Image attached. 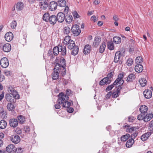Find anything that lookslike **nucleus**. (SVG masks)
Instances as JSON below:
<instances>
[{
	"instance_id": "1",
	"label": "nucleus",
	"mask_w": 153,
	"mask_h": 153,
	"mask_svg": "<svg viewBox=\"0 0 153 153\" xmlns=\"http://www.w3.org/2000/svg\"><path fill=\"white\" fill-rule=\"evenodd\" d=\"M66 61L64 58H62L60 59L59 63H56L55 66V69L59 70V72L62 76L65 75L66 73L65 68Z\"/></svg>"
},
{
	"instance_id": "2",
	"label": "nucleus",
	"mask_w": 153,
	"mask_h": 153,
	"mask_svg": "<svg viewBox=\"0 0 153 153\" xmlns=\"http://www.w3.org/2000/svg\"><path fill=\"white\" fill-rule=\"evenodd\" d=\"M113 75L112 73L111 72L107 75V77L102 79L99 82V85L102 86L104 85H108L111 83L112 80Z\"/></svg>"
},
{
	"instance_id": "3",
	"label": "nucleus",
	"mask_w": 153,
	"mask_h": 153,
	"mask_svg": "<svg viewBox=\"0 0 153 153\" xmlns=\"http://www.w3.org/2000/svg\"><path fill=\"white\" fill-rule=\"evenodd\" d=\"M68 99L69 97L68 95H65L63 93H61L58 96V98L57 102L59 104H63L65 102V101H68Z\"/></svg>"
},
{
	"instance_id": "4",
	"label": "nucleus",
	"mask_w": 153,
	"mask_h": 153,
	"mask_svg": "<svg viewBox=\"0 0 153 153\" xmlns=\"http://www.w3.org/2000/svg\"><path fill=\"white\" fill-rule=\"evenodd\" d=\"M8 90L9 93L13 96L14 98L17 99H19V96L18 93L13 88L9 87L8 88Z\"/></svg>"
},
{
	"instance_id": "5",
	"label": "nucleus",
	"mask_w": 153,
	"mask_h": 153,
	"mask_svg": "<svg viewBox=\"0 0 153 153\" xmlns=\"http://www.w3.org/2000/svg\"><path fill=\"white\" fill-rule=\"evenodd\" d=\"M71 30L75 36L78 35L81 32V30L79 29V27L77 25H75L73 26Z\"/></svg>"
},
{
	"instance_id": "6",
	"label": "nucleus",
	"mask_w": 153,
	"mask_h": 153,
	"mask_svg": "<svg viewBox=\"0 0 153 153\" xmlns=\"http://www.w3.org/2000/svg\"><path fill=\"white\" fill-rule=\"evenodd\" d=\"M0 65L4 68H7L9 65V63L8 59L6 57H3L0 60Z\"/></svg>"
},
{
	"instance_id": "7",
	"label": "nucleus",
	"mask_w": 153,
	"mask_h": 153,
	"mask_svg": "<svg viewBox=\"0 0 153 153\" xmlns=\"http://www.w3.org/2000/svg\"><path fill=\"white\" fill-rule=\"evenodd\" d=\"M123 77V75L121 73L118 76V78L113 83L114 84V85H120L121 83L122 84L124 82L123 80L122 79Z\"/></svg>"
},
{
	"instance_id": "8",
	"label": "nucleus",
	"mask_w": 153,
	"mask_h": 153,
	"mask_svg": "<svg viewBox=\"0 0 153 153\" xmlns=\"http://www.w3.org/2000/svg\"><path fill=\"white\" fill-rule=\"evenodd\" d=\"M56 17L57 20L60 23L63 22L65 18V14L62 12L59 13Z\"/></svg>"
},
{
	"instance_id": "9",
	"label": "nucleus",
	"mask_w": 153,
	"mask_h": 153,
	"mask_svg": "<svg viewBox=\"0 0 153 153\" xmlns=\"http://www.w3.org/2000/svg\"><path fill=\"white\" fill-rule=\"evenodd\" d=\"M10 140L13 143L15 144L18 143L20 141V138L17 135L11 136L10 137Z\"/></svg>"
},
{
	"instance_id": "10",
	"label": "nucleus",
	"mask_w": 153,
	"mask_h": 153,
	"mask_svg": "<svg viewBox=\"0 0 153 153\" xmlns=\"http://www.w3.org/2000/svg\"><path fill=\"white\" fill-rule=\"evenodd\" d=\"M49 1H47L46 0H43L39 3V6L40 8L43 10H46L48 7V2Z\"/></svg>"
},
{
	"instance_id": "11",
	"label": "nucleus",
	"mask_w": 153,
	"mask_h": 153,
	"mask_svg": "<svg viewBox=\"0 0 153 153\" xmlns=\"http://www.w3.org/2000/svg\"><path fill=\"white\" fill-rule=\"evenodd\" d=\"M123 56V54L121 53L120 51H117L115 54L114 59V62L115 63L118 62L120 59Z\"/></svg>"
},
{
	"instance_id": "12",
	"label": "nucleus",
	"mask_w": 153,
	"mask_h": 153,
	"mask_svg": "<svg viewBox=\"0 0 153 153\" xmlns=\"http://www.w3.org/2000/svg\"><path fill=\"white\" fill-rule=\"evenodd\" d=\"M59 70H57L55 69L54 67L53 69V72L52 74V78L53 80H57L59 77Z\"/></svg>"
},
{
	"instance_id": "13",
	"label": "nucleus",
	"mask_w": 153,
	"mask_h": 153,
	"mask_svg": "<svg viewBox=\"0 0 153 153\" xmlns=\"http://www.w3.org/2000/svg\"><path fill=\"white\" fill-rule=\"evenodd\" d=\"M13 34L10 32L6 33L4 36L5 40L7 42L11 41L13 39Z\"/></svg>"
},
{
	"instance_id": "14",
	"label": "nucleus",
	"mask_w": 153,
	"mask_h": 153,
	"mask_svg": "<svg viewBox=\"0 0 153 153\" xmlns=\"http://www.w3.org/2000/svg\"><path fill=\"white\" fill-rule=\"evenodd\" d=\"M18 124V120L16 119H11L9 121L10 126L13 128H15L17 127Z\"/></svg>"
},
{
	"instance_id": "15",
	"label": "nucleus",
	"mask_w": 153,
	"mask_h": 153,
	"mask_svg": "<svg viewBox=\"0 0 153 153\" xmlns=\"http://www.w3.org/2000/svg\"><path fill=\"white\" fill-rule=\"evenodd\" d=\"M101 38L100 36H96L94 39L93 46L97 47L99 46L101 42Z\"/></svg>"
},
{
	"instance_id": "16",
	"label": "nucleus",
	"mask_w": 153,
	"mask_h": 153,
	"mask_svg": "<svg viewBox=\"0 0 153 153\" xmlns=\"http://www.w3.org/2000/svg\"><path fill=\"white\" fill-rule=\"evenodd\" d=\"M2 49L5 52H9L11 50V45L8 43L4 44L2 46Z\"/></svg>"
},
{
	"instance_id": "17",
	"label": "nucleus",
	"mask_w": 153,
	"mask_h": 153,
	"mask_svg": "<svg viewBox=\"0 0 153 153\" xmlns=\"http://www.w3.org/2000/svg\"><path fill=\"white\" fill-rule=\"evenodd\" d=\"M58 5L57 3L54 1H51L49 4V9L51 11H53L56 10Z\"/></svg>"
},
{
	"instance_id": "18",
	"label": "nucleus",
	"mask_w": 153,
	"mask_h": 153,
	"mask_svg": "<svg viewBox=\"0 0 153 153\" xmlns=\"http://www.w3.org/2000/svg\"><path fill=\"white\" fill-rule=\"evenodd\" d=\"M49 22L51 24L54 25L55 24L57 21L56 17L54 15H51L50 18L48 19Z\"/></svg>"
},
{
	"instance_id": "19",
	"label": "nucleus",
	"mask_w": 153,
	"mask_h": 153,
	"mask_svg": "<svg viewBox=\"0 0 153 153\" xmlns=\"http://www.w3.org/2000/svg\"><path fill=\"white\" fill-rule=\"evenodd\" d=\"M143 94L146 98L149 99L152 96V92L149 90H146L143 92Z\"/></svg>"
},
{
	"instance_id": "20",
	"label": "nucleus",
	"mask_w": 153,
	"mask_h": 153,
	"mask_svg": "<svg viewBox=\"0 0 153 153\" xmlns=\"http://www.w3.org/2000/svg\"><path fill=\"white\" fill-rule=\"evenodd\" d=\"M91 50V46L89 45H86L85 46L84 48L83 53L84 54H88L90 53Z\"/></svg>"
},
{
	"instance_id": "21",
	"label": "nucleus",
	"mask_w": 153,
	"mask_h": 153,
	"mask_svg": "<svg viewBox=\"0 0 153 153\" xmlns=\"http://www.w3.org/2000/svg\"><path fill=\"white\" fill-rule=\"evenodd\" d=\"M153 117V114L152 113L147 114L144 115V122H145L149 121Z\"/></svg>"
},
{
	"instance_id": "22",
	"label": "nucleus",
	"mask_w": 153,
	"mask_h": 153,
	"mask_svg": "<svg viewBox=\"0 0 153 153\" xmlns=\"http://www.w3.org/2000/svg\"><path fill=\"white\" fill-rule=\"evenodd\" d=\"M59 52H61V54L63 56H65L66 53V48L65 46H63L62 45H59Z\"/></svg>"
},
{
	"instance_id": "23",
	"label": "nucleus",
	"mask_w": 153,
	"mask_h": 153,
	"mask_svg": "<svg viewBox=\"0 0 153 153\" xmlns=\"http://www.w3.org/2000/svg\"><path fill=\"white\" fill-rule=\"evenodd\" d=\"M151 134V132H149L143 134L141 137V139L143 141L146 140Z\"/></svg>"
},
{
	"instance_id": "24",
	"label": "nucleus",
	"mask_w": 153,
	"mask_h": 153,
	"mask_svg": "<svg viewBox=\"0 0 153 153\" xmlns=\"http://www.w3.org/2000/svg\"><path fill=\"white\" fill-rule=\"evenodd\" d=\"M143 70V67L142 65L137 64L135 67V70L137 72H141Z\"/></svg>"
},
{
	"instance_id": "25",
	"label": "nucleus",
	"mask_w": 153,
	"mask_h": 153,
	"mask_svg": "<svg viewBox=\"0 0 153 153\" xmlns=\"http://www.w3.org/2000/svg\"><path fill=\"white\" fill-rule=\"evenodd\" d=\"M135 78V75L134 74L131 73L128 75L127 77L126 81L128 82H132Z\"/></svg>"
},
{
	"instance_id": "26",
	"label": "nucleus",
	"mask_w": 153,
	"mask_h": 153,
	"mask_svg": "<svg viewBox=\"0 0 153 153\" xmlns=\"http://www.w3.org/2000/svg\"><path fill=\"white\" fill-rule=\"evenodd\" d=\"M139 110L140 111L142 114H143L147 112L148 111V108L145 105H143L141 106Z\"/></svg>"
},
{
	"instance_id": "27",
	"label": "nucleus",
	"mask_w": 153,
	"mask_h": 153,
	"mask_svg": "<svg viewBox=\"0 0 153 153\" xmlns=\"http://www.w3.org/2000/svg\"><path fill=\"white\" fill-rule=\"evenodd\" d=\"M24 7L23 3L21 2H19L17 3L16 5V8L17 10H22Z\"/></svg>"
},
{
	"instance_id": "28",
	"label": "nucleus",
	"mask_w": 153,
	"mask_h": 153,
	"mask_svg": "<svg viewBox=\"0 0 153 153\" xmlns=\"http://www.w3.org/2000/svg\"><path fill=\"white\" fill-rule=\"evenodd\" d=\"M134 143V140L131 138L128 140L126 143V146L127 148L131 147Z\"/></svg>"
},
{
	"instance_id": "29",
	"label": "nucleus",
	"mask_w": 153,
	"mask_h": 153,
	"mask_svg": "<svg viewBox=\"0 0 153 153\" xmlns=\"http://www.w3.org/2000/svg\"><path fill=\"white\" fill-rule=\"evenodd\" d=\"M107 47L108 49L110 50L114 49V44L112 41H110L107 42Z\"/></svg>"
},
{
	"instance_id": "30",
	"label": "nucleus",
	"mask_w": 153,
	"mask_h": 153,
	"mask_svg": "<svg viewBox=\"0 0 153 153\" xmlns=\"http://www.w3.org/2000/svg\"><path fill=\"white\" fill-rule=\"evenodd\" d=\"M14 147L15 146L13 145H9L6 148V150L7 152L10 153L12 151H14L13 149L14 148Z\"/></svg>"
},
{
	"instance_id": "31",
	"label": "nucleus",
	"mask_w": 153,
	"mask_h": 153,
	"mask_svg": "<svg viewBox=\"0 0 153 153\" xmlns=\"http://www.w3.org/2000/svg\"><path fill=\"white\" fill-rule=\"evenodd\" d=\"M113 41L115 43L119 44L121 42V38L120 37L116 36L113 37Z\"/></svg>"
},
{
	"instance_id": "32",
	"label": "nucleus",
	"mask_w": 153,
	"mask_h": 153,
	"mask_svg": "<svg viewBox=\"0 0 153 153\" xmlns=\"http://www.w3.org/2000/svg\"><path fill=\"white\" fill-rule=\"evenodd\" d=\"M7 109L10 111H13L15 108V106L13 104L10 102L8 103L7 105Z\"/></svg>"
},
{
	"instance_id": "33",
	"label": "nucleus",
	"mask_w": 153,
	"mask_h": 153,
	"mask_svg": "<svg viewBox=\"0 0 153 153\" xmlns=\"http://www.w3.org/2000/svg\"><path fill=\"white\" fill-rule=\"evenodd\" d=\"M0 115L3 118L7 117V112L4 111V109L1 107H0Z\"/></svg>"
},
{
	"instance_id": "34",
	"label": "nucleus",
	"mask_w": 153,
	"mask_h": 153,
	"mask_svg": "<svg viewBox=\"0 0 153 153\" xmlns=\"http://www.w3.org/2000/svg\"><path fill=\"white\" fill-rule=\"evenodd\" d=\"M17 118L19 121V122L20 124L23 123L25 121V117L22 115H20L18 116Z\"/></svg>"
},
{
	"instance_id": "35",
	"label": "nucleus",
	"mask_w": 153,
	"mask_h": 153,
	"mask_svg": "<svg viewBox=\"0 0 153 153\" xmlns=\"http://www.w3.org/2000/svg\"><path fill=\"white\" fill-rule=\"evenodd\" d=\"M7 125V122L4 120H1L0 121V128L1 129L5 128Z\"/></svg>"
},
{
	"instance_id": "36",
	"label": "nucleus",
	"mask_w": 153,
	"mask_h": 153,
	"mask_svg": "<svg viewBox=\"0 0 153 153\" xmlns=\"http://www.w3.org/2000/svg\"><path fill=\"white\" fill-rule=\"evenodd\" d=\"M71 41H73L71 39V37L69 36H66L64 39V43L67 45L71 42Z\"/></svg>"
},
{
	"instance_id": "37",
	"label": "nucleus",
	"mask_w": 153,
	"mask_h": 153,
	"mask_svg": "<svg viewBox=\"0 0 153 153\" xmlns=\"http://www.w3.org/2000/svg\"><path fill=\"white\" fill-rule=\"evenodd\" d=\"M58 5L61 7H65L66 5V2L65 0H59L58 1Z\"/></svg>"
},
{
	"instance_id": "38",
	"label": "nucleus",
	"mask_w": 153,
	"mask_h": 153,
	"mask_svg": "<svg viewBox=\"0 0 153 153\" xmlns=\"http://www.w3.org/2000/svg\"><path fill=\"white\" fill-rule=\"evenodd\" d=\"M50 16L48 13H45L43 16V19L45 22H48Z\"/></svg>"
},
{
	"instance_id": "39",
	"label": "nucleus",
	"mask_w": 153,
	"mask_h": 153,
	"mask_svg": "<svg viewBox=\"0 0 153 153\" xmlns=\"http://www.w3.org/2000/svg\"><path fill=\"white\" fill-rule=\"evenodd\" d=\"M139 82L142 87L145 86L146 84L147 81L144 78H141L139 79Z\"/></svg>"
},
{
	"instance_id": "40",
	"label": "nucleus",
	"mask_w": 153,
	"mask_h": 153,
	"mask_svg": "<svg viewBox=\"0 0 153 153\" xmlns=\"http://www.w3.org/2000/svg\"><path fill=\"white\" fill-rule=\"evenodd\" d=\"M72 49H73V50L71 53L72 55L75 56L78 53L79 48L77 46H75V47Z\"/></svg>"
},
{
	"instance_id": "41",
	"label": "nucleus",
	"mask_w": 153,
	"mask_h": 153,
	"mask_svg": "<svg viewBox=\"0 0 153 153\" xmlns=\"http://www.w3.org/2000/svg\"><path fill=\"white\" fill-rule=\"evenodd\" d=\"M106 47L105 44V42L102 43L99 48V52L100 53L103 52Z\"/></svg>"
},
{
	"instance_id": "42",
	"label": "nucleus",
	"mask_w": 153,
	"mask_h": 153,
	"mask_svg": "<svg viewBox=\"0 0 153 153\" xmlns=\"http://www.w3.org/2000/svg\"><path fill=\"white\" fill-rule=\"evenodd\" d=\"M59 52V46H56L54 48L53 53L54 55H57Z\"/></svg>"
},
{
	"instance_id": "43",
	"label": "nucleus",
	"mask_w": 153,
	"mask_h": 153,
	"mask_svg": "<svg viewBox=\"0 0 153 153\" xmlns=\"http://www.w3.org/2000/svg\"><path fill=\"white\" fill-rule=\"evenodd\" d=\"M130 137V135L128 134H127L121 136V140L122 141H125L128 139Z\"/></svg>"
},
{
	"instance_id": "44",
	"label": "nucleus",
	"mask_w": 153,
	"mask_h": 153,
	"mask_svg": "<svg viewBox=\"0 0 153 153\" xmlns=\"http://www.w3.org/2000/svg\"><path fill=\"white\" fill-rule=\"evenodd\" d=\"M69 45L68 46V48L70 50H71L75 47V46H76L75 45L74 42L73 41H71V42L69 43L68 44Z\"/></svg>"
},
{
	"instance_id": "45",
	"label": "nucleus",
	"mask_w": 153,
	"mask_h": 153,
	"mask_svg": "<svg viewBox=\"0 0 153 153\" xmlns=\"http://www.w3.org/2000/svg\"><path fill=\"white\" fill-rule=\"evenodd\" d=\"M119 88H117V91L116 92H113L112 93V96L114 98H117V97L119 95V90H118Z\"/></svg>"
},
{
	"instance_id": "46",
	"label": "nucleus",
	"mask_w": 153,
	"mask_h": 153,
	"mask_svg": "<svg viewBox=\"0 0 153 153\" xmlns=\"http://www.w3.org/2000/svg\"><path fill=\"white\" fill-rule=\"evenodd\" d=\"M12 97L9 94H7L5 95V98L6 100L10 102H12Z\"/></svg>"
},
{
	"instance_id": "47",
	"label": "nucleus",
	"mask_w": 153,
	"mask_h": 153,
	"mask_svg": "<svg viewBox=\"0 0 153 153\" xmlns=\"http://www.w3.org/2000/svg\"><path fill=\"white\" fill-rule=\"evenodd\" d=\"M143 58L140 56L137 57L135 59V62L137 64H139V63L143 62Z\"/></svg>"
},
{
	"instance_id": "48",
	"label": "nucleus",
	"mask_w": 153,
	"mask_h": 153,
	"mask_svg": "<svg viewBox=\"0 0 153 153\" xmlns=\"http://www.w3.org/2000/svg\"><path fill=\"white\" fill-rule=\"evenodd\" d=\"M70 29L68 26L65 27L63 29L64 33L66 34H68L70 32Z\"/></svg>"
},
{
	"instance_id": "49",
	"label": "nucleus",
	"mask_w": 153,
	"mask_h": 153,
	"mask_svg": "<svg viewBox=\"0 0 153 153\" xmlns=\"http://www.w3.org/2000/svg\"><path fill=\"white\" fill-rule=\"evenodd\" d=\"M135 128L134 127H129L127 128L126 131L127 132L132 133L135 131Z\"/></svg>"
},
{
	"instance_id": "50",
	"label": "nucleus",
	"mask_w": 153,
	"mask_h": 153,
	"mask_svg": "<svg viewBox=\"0 0 153 153\" xmlns=\"http://www.w3.org/2000/svg\"><path fill=\"white\" fill-rule=\"evenodd\" d=\"M72 20L73 17L71 15H69L66 18L65 21L67 22L70 23L72 22Z\"/></svg>"
},
{
	"instance_id": "51",
	"label": "nucleus",
	"mask_w": 153,
	"mask_h": 153,
	"mask_svg": "<svg viewBox=\"0 0 153 153\" xmlns=\"http://www.w3.org/2000/svg\"><path fill=\"white\" fill-rule=\"evenodd\" d=\"M149 129L150 131L153 132V120L149 124Z\"/></svg>"
},
{
	"instance_id": "52",
	"label": "nucleus",
	"mask_w": 153,
	"mask_h": 153,
	"mask_svg": "<svg viewBox=\"0 0 153 153\" xmlns=\"http://www.w3.org/2000/svg\"><path fill=\"white\" fill-rule=\"evenodd\" d=\"M127 65L128 66H131L133 63V60L131 58L128 59L126 62Z\"/></svg>"
},
{
	"instance_id": "53",
	"label": "nucleus",
	"mask_w": 153,
	"mask_h": 153,
	"mask_svg": "<svg viewBox=\"0 0 153 153\" xmlns=\"http://www.w3.org/2000/svg\"><path fill=\"white\" fill-rule=\"evenodd\" d=\"M17 23L16 21H13L10 24V26L13 29H15L16 27Z\"/></svg>"
},
{
	"instance_id": "54",
	"label": "nucleus",
	"mask_w": 153,
	"mask_h": 153,
	"mask_svg": "<svg viewBox=\"0 0 153 153\" xmlns=\"http://www.w3.org/2000/svg\"><path fill=\"white\" fill-rule=\"evenodd\" d=\"M71 102L67 101H65V102L63 104L62 106L64 107L68 108L71 106Z\"/></svg>"
},
{
	"instance_id": "55",
	"label": "nucleus",
	"mask_w": 153,
	"mask_h": 153,
	"mask_svg": "<svg viewBox=\"0 0 153 153\" xmlns=\"http://www.w3.org/2000/svg\"><path fill=\"white\" fill-rule=\"evenodd\" d=\"M144 115L145 114H142V113L139 114L137 116L138 120H143V121H144Z\"/></svg>"
},
{
	"instance_id": "56",
	"label": "nucleus",
	"mask_w": 153,
	"mask_h": 153,
	"mask_svg": "<svg viewBox=\"0 0 153 153\" xmlns=\"http://www.w3.org/2000/svg\"><path fill=\"white\" fill-rule=\"evenodd\" d=\"M114 85L113 84L108 85L106 88L105 91H108L111 90L114 87Z\"/></svg>"
},
{
	"instance_id": "57",
	"label": "nucleus",
	"mask_w": 153,
	"mask_h": 153,
	"mask_svg": "<svg viewBox=\"0 0 153 153\" xmlns=\"http://www.w3.org/2000/svg\"><path fill=\"white\" fill-rule=\"evenodd\" d=\"M73 15L75 18H79V15L78 14V13H77V12L76 11H74L72 13Z\"/></svg>"
},
{
	"instance_id": "58",
	"label": "nucleus",
	"mask_w": 153,
	"mask_h": 153,
	"mask_svg": "<svg viewBox=\"0 0 153 153\" xmlns=\"http://www.w3.org/2000/svg\"><path fill=\"white\" fill-rule=\"evenodd\" d=\"M4 73L5 75L8 76H11L12 74L11 72L9 71H6L4 72Z\"/></svg>"
},
{
	"instance_id": "59",
	"label": "nucleus",
	"mask_w": 153,
	"mask_h": 153,
	"mask_svg": "<svg viewBox=\"0 0 153 153\" xmlns=\"http://www.w3.org/2000/svg\"><path fill=\"white\" fill-rule=\"evenodd\" d=\"M22 152V150L21 148H17L15 151V153H21Z\"/></svg>"
},
{
	"instance_id": "60",
	"label": "nucleus",
	"mask_w": 153,
	"mask_h": 153,
	"mask_svg": "<svg viewBox=\"0 0 153 153\" xmlns=\"http://www.w3.org/2000/svg\"><path fill=\"white\" fill-rule=\"evenodd\" d=\"M134 120V117L132 116H129L128 118V121L130 122H132Z\"/></svg>"
},
{
	"instance_id": "61",
	"label": "nucleus",
	"mask_w": 153,
	"mask_h": 153,
	"mask_svg": "<svg viewBox=\"0 0 153 153\" xmlns=\"http://www.w3.org/2000/svg\"><path fill=\"white\" fill-rule=\"evenodd\" d=\"M91 21H93L94 22L97 21V18L95 16H93L91 17Z\"/></svg>"
},
{
	"instance_id": "62",
	"label": "nucleus",
	"mask_w": 153,
	"mask_h": 153,
	"mask_svg": "<svg viewBox=\"0 0 153 153\" xmlns=\"http://www.w3.org/2000/svg\"><path fill=\"white\" fill-rule=\"evenodd\" d=\"M15 131L17 134H20L22 133V131L21 129L19 128H17L16 129Z\"/></svg>"
},
{
	"instance_id": "63",
	"label": "nucleus",
	"mask_w": 153,
	"mask_h": 153,
	"mask_svg": "<svg viewBox=\"0 0 153 153\" xmlns=\"http://www.w3.org/2000/svg\"><path fill=\"white\" fill-rule=\"evenodd\" d=\"M24 129V131L26 133H29L30 131V128L28 126L25 127Z\"/></svg>"
},
{
	"instance_id": "64",
	"label": "nucleus",
	"mask_w": 153,
	"mask_h": 153,
	"mask_svg": "<svg viewBox=\"0 0 153 153\" xmlns=\"http://www.w3.org/2000/svg\"><path fill=\"white\" fill-rule=\"evenodd\" d=\"M112 94V92L111 91L108 93L106 96V98L108 99L110 98L111 95Z\"/></svg>"
}]
</instances>
